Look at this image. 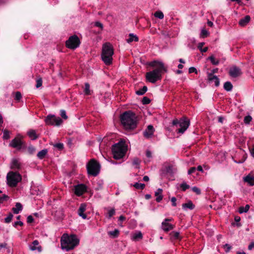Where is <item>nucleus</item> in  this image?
I'll return each instance as SVG.
<instances>
[{"mask_svg":"<svg viewBox=\"0 0 254 254\" xmlns=\"http://www.w3.org/2000/svg\"><path fill=\"white\" fill-rule=\"evenodd\" d=\"M224 247L225 248H226V250H225L226 252L228 253L230 251V250L231 249V247L228 244H225L224 246Z\"/></svg>","mask_w":254,"mask_h":254,"instance_id":"obj_56","label":"nucleus"},{"mask_svg":"<svg viewBox=\"0 0 254 254\" xmlns=\"http://www.w3.org/2000/svg\"><path fill=\"white\" fill-rule=\"evenodd\" d=\"M54 147L58 148L59 150H62L64 148V144L62 143H58L53 144Z\"/></svg>","mask_w":254,"mask_h":254,"instance_id":"obj_43","label":"nucleus"},{"mask_svg":"<svg viewBox=\"0 0 254 254\" xmlns=\"http://www.w3.org/2000/svg\"><path fill=\"white\" fill-rule=\"evenodd\" d=\"M195 205L193 204L191 201L189 200L188 202L182 204V207L184 209H189L192 210L194 208Z\"/></svg>","mask_w":254,"mask_h":254,"instance_id":"obj_23","label":"nucleus"},{"mask_svg":"<svg viewBox=\"0 0 254 254\" xmlns=\"http://www.w3.org/2000/svg\"><path fill=\"white\" fill-rule=\"evenodd\" d=\"M172 219L166 218L162 223V229L165 232H168L173 229L174 226L168 223L169 221H172Z\"/></svg>","mask_w":254,"mask_h":254,"instance_id":"obj_15","label":"nucleus"},{"mask_svg":"<svg viewBox=\"0 0 254 254\" xmlns=\"http://www.w3.org/2000/svg\"><path fill=\"white\" fill-rule=\"evenodd\" d=\"M254 248V242L251 243V244L248 246V249L249 250H252Z\"/></svg>","mask_w":254,"mask_h":254,"instance_id":"obj_62","label":"nucleus"},{"mask_svg":"<svg viewBox=\"0 0 254 254\" xmlns=\"http://www.w3.org/2000/svg\"><path fill=\"white\" fill-rule=\"evenodd\" d=\"M122 124L127 129H133L136 127V116L130 111L124 112L120 116Z\"/></svg>","mask_w":254,"mask_h":254,"instance_id":"obj_3","label":"nucleus"},{"mask_svg":"<svg viewBox=\"0 0 254 254\" xmlns=\"http://www.w3.org/2000/svg\"><path fill=\"white\" fill-rule=\"evenodd\" d=\"M250 152L251 155L254 158V145H253L252 149H250Z\"/></svg>","mask_w":254,"mask_h":254,"instance_id":"obj_64","label":"nucleus"},{"mask_svg":"<svg viewBox=\"0 0 254 254\" xmlns=\"http://www.w3.org/2000/svg\"><path fill=\"white\" fill-rule=\"evenodd\" d=\"M140 161L137 158H135L133 159L132 161V164L135 166L136 168H138Z\"/></svg>","mask_w":254,"mask_h":254,"instance_id":"obj_38","label":"nucleus"},{"mask_svg":"<svg viewBox=\"0 0 254 254\" xmlns=\"http://www.w3.org/2000/svg\"><path fill=\"white\" fill-rule=\"evenodd\" d=\"M207 80L210 83L214 82V85L217 87L219 85V84H220L219 79L218 78V77L217 76H216L215 75L208 74Z\"/></svg>","mask_w":254,"mask_h":254,"instance_id":"obj_18","label":"nucleus"},{"mask_svg":"<svg viewBox=\"0 0 254 254\" xmlns=\"http://www.w3.org/2000/svg\"><path fill=\"white\" fill-rule=\"evenodd\" d=\"M150 65L152 66H158L157 68L151 71L147 72L146 74V77L148 81L152 83H155L158 80L160 79L161 72L163 70L166 71L167 69L164 66L163 63L162 62L154 61L152 62Z\"/></svg>","mask_w":254,"mask_h":254,"instance_id":"obj_1","label":"nucleus"},{"mask_svg":"<svg viewBox=\"0 0 254 254\" xmlns=\"http://www.w3.org/2000/svg\"><path fill=\"white\" fill-rule=\"evenodd\" d=\"M229 73L232 77L235 78L240 76L242 74V71L239 67L234 66L230 68Z\"/></svg>","mask_w":254,"mask_h":254,"instance_id":"obj_13","label":"nucleus"},{"mask_svg":"<svg viewBox=\"0 0 254 254\" xmlns=\"http://www.w3.org/2000/svg\"><path fill=\"white\" fill-rule=\"evenodd\" d=\"M133 186L136 189L142 190L145 188V184L142 183H135Z\"/></svg>","mask_w":254,"mask_h":254,"instance_id":"obj_35","label":"nucleus"},{"mask_svg":"<svg viewBox=\"0 0 254 254\" xmlns=\"http://www.w3.org/2000/svg\"><path fill=\"white\" fill-rule=\"evenodd\" d=\"M42 85V78H40L37 79L36 80V86L37 88H39L41 87Z\"/></svg>","mask_w":254,"mask_h":254,"instance_id":"obj_50","label":"nucleus"},{"mask_svg":"<svg viewBox=\"0 0 254 254\" xmlns=\"http://www.w3.org/2000/svg\"><path fill=\"white\" fill-rule=\"evenodd\" d=\"M13 217V214L10 213L8 216L4 219V222L6 223H8L11 222Z\"/></svg>","mask_w":254,"mask_h":254,"instance_id":"obj_44","label":"nucleus"},{"mask_svg":"<svg viewBox=\"0 0 254 254\" xmlns=\"http://www.w3.org/2000/svg\"><path fill=\"white\" fill-rule=\"evenodd\" d=\"M218 69L217 68H214V69H213L211 72H208L207 73V75L208 74H212V75H214V73H217L218 72Z\"/></svg>","mask_w":254,"mask_h":254,"instance_id":"obj_58","label":"nucleus"},{"mask_svg":"<svg viewBox=\"0 0 254 254\" xmlns=\"http://www.w3.org/2000/svg\"><path fill=\"white\" fill-rule=\"evenodd\" d=\"M243 181L250 186H254V176L251 173L243 177Z\"/></svg>","mask_w":254,"mask_h":254,"instance_id":"obj_17","label":"nucleus"},{"mask_svg":"<svg viewBox=\"0 0 254 254\" xmlns=\"http://www.w3.org/2000/svg\"><path fill=\"white\" fill-rule=\"evenodd\" d=\"M35 151V148L33 146H29L28 148V152L30 154H32Z\"/></svg>","mask_w":254,"mask_h":254,"instance_id":"obj_48","label":"nucleus"},{"mask_svg":"<svg viewBox=\"0 0 254 254\" xmlns=\"http://www.w3.org/2000/svg\"><path fill=\"white\" fill-rule=\"evenodd\" d=\"M209 59L211 61V63L213 65H218L219 63V61L218 60L215 59L213 56H211L209 57Z\"/></svg>","mask_w":254,"mask_h":254,"instance_id":"obj_37","label":"nucleus"},{"mask_svg":"<svg viewBox=\"0 0 254 254\" xmlns=\"http://www.w3.org/2000/svg\"><path fill=\"white\" fill-rule=\"evenodd\" d=\"M127 150V146L125 142L120 141L114 144L112 147V153L114 158L116 159H120L123 158Z\"/></svg>","mask_w":254,"mask_h":254,"instance_id":"obj_5","label":"nucleus"},{"mask_svg":"<svg viewBox=\"0 0 254 254\" xmlns=\"http://www.w3.org/2000/svg\"><path fill=\"white\" fill-rule=\"evenodd\" d=\"M250 209V205L249 204H247L245 207L241 206L239 207V212L240 213H243L244 212H247Z\"/></svg>","mask_w":254,"mask_h":254,"instance_id":"obj_32","label":"nucleus"},{"mask_svg":"<svg viewBox=\"0 0 254 254\" xmlns=\"http://www.w3.org/2000/svg\"><path fill=\"white\" fill-rule=\"evenodd\" d=\"M154 131L155 130L153 127L152 125H149L143 132V135L147 138H150L153 136Z\"/></svg>","mask_w":254,"mask_h":254,"instance_id":"obj_16","label":"nucleus"},{"mask_svg":"<svg viewBox=\"0 0 254 254\" xmlns=\"http://www.w3.org/2000/svg\"><path fill=\"white\" fill-rule=\"evenodd\" d=\"M189 72L190 73H193V72H195V73H197V70L194 67H190L189 69Z\"/></svg>","mask_w":254,"mask_h":254,"instance_id":"obj_53","label":"nucleus"},{"mask_svg":"<svg viewBox=\"0 0 254 254\" xmlns=\"http://www.w3.org/2000/svg\"><path fill=\"white\" fill-rule=\"evenodd\" d=\"M250 19V16L249 15H246L244 18L240 20L239 24L241 26H245L249 22Z\"/></svg>","mask_w":254,"mask_h":254,"instance_id":"obj_21","label":"nucleus"},{"mask_svg":"<svg viewBox=\"0 0 254 254\" xmlns=\"http://www.w3.org/2000/svg\"><path fill=\"white\" fill-rule=\"evenodd\" d=\"M21 180V175L17 172L10 171L7 174V185L11 188L16 187Z\"/></svg>","mask_w":254,"mask_h":254,"instance_id":"obj_6","label":"nucleus"},{"mask_svg":"<svg viewBox=\"0 0 254 254\" xmlns=\"http://www.w3.org/2000/svg\"><path fill=\"white\" fill-rule=\"evenodd\" d=\"M176 198L175 197H173L172 198H171V202H172V205L173 206H177V203H176Z\"/></svg>","mask_w":254,"mask_h":254,"instance_id":"obj_57","label":"nucleus"},{"mask_svg":"<svg viewBox=\"0 0 254 254\" xmlns=\"http://www.w3.org/2000/svg\"><path fill=\"white\" fill-rule=\"evenodd\" d=\"M146 156L150 158L152 157V153L150 150H147L146 152Z\"/></svg>","mask_w":254,"mask_h":254,"instance_id":"obj_59","label":"nucleus"},{"mask_svg":"<svg viewBox=\"0 0 254 254\" xmlns=\"http://www.w3.org/2000/svg\"><path fill=\"white\" fill-rule=\"evenodd\" d=\"M147 90V87L146 86H144L142 88L136 91V93L138 95H143Z\"/></svg>","mask_w":254,"mask_h":254,"instance_id":"obj_34","label":"nucleus"},{"mask_svg":"<svg viewBox=\"0 0 254 254\" xmlns=\"http://www.w3.org/2000/svg\"><path fill=\"white\" fill-rule=\"evenodd\" d=\"M223 87L225 90L230 91L232 89L233 85L230 82L227 81L224 83Z\"/></svg>","mask_w":254,"mask_h":254,"instance_id":"obj_31","label":"nucleus"},{"mask_svg":"<svg viewBox=\"0 0 254 254\" xmlns=\"http://www.w3.org/2000/svg\"><path fill=\"white\" fill-rule=\"evenodd\" d=\"M162 191L161 189H158L155 192V195L156 196V201L158 202H160L163 199Z\"/></svg>","mask_w":254,"mask_h":254,"instance_id":"obj_22","label":"nucleus"},{"mask_svg":"<svg viewBox=\"0 0 254 254\" xmlns=\"http://www.w3.org/2000/svg\"><path fill=\"white\" fill-rule=\"evenodd\" d=\"M95 25L97 27L101 28V29H102L103 27V24L99 22H96L95 23Z\"/></svg>","mask_w":254,"mask_h":254,"instance_id":"obj_61","label":"nucleus"},{"mask_svg":"<svg viewBox=\"0 0 254 254\" xmlns=\"http://www.w3.org/2000/svg\"><path fill=\"white\" fill-rule=\"evenodd\" d=\"M86 191V187L83 184L76 186L74 188V193L77 196L82 195Z\"/></svg>","mask_w":254,"mask_h":254,"instance_id":"obj_14","label":"nucleus"},{"mask_svg":"<svg viewBox=\"0 0 254 254\" xmlns=\"http://www.w3.org/2000/svg\"><path fill=\"white\" fill-rule=\"evenodd\" d=\"M190 125V121L186 118H183L179 121V126L180 128L178 129V132L183 133Z\"/></svg>","mask_w":254,"mask_h":254,"instance_id":"obj_12","label":"nucleus"},{"mask_svg":"<svg viewBox=\"0 0 254 254\" xmlns=\"http://www.w3.org/2000/svg\"><path fill=\"white\" fill-rule=\"evenodd\" d=\"M100 169V164L95 159H91L87 165L88 174L93 176H96L99 174Z\"/></svg>","mask_w":254,"mask_h":254,"instance_id":"obj_7","label":"nucleus"},{"mask_svg":"<svg viewBox=\"0 0 254 254\" xmlns=\"http://www.w3.org/2000/svg\"><path fill=\"white\" fill-rule=\"evenodd\" d=\"M195 167H191L188 171V174L190 175L193 173L196 170Z\"/></svg>","mask_w":254,"mask_h":254,"instance_id":"obj_55","label":"nucleus"},{"mask_svg":"<svg viewBox=\"0 0 254 254\" xmlns=\"http://www.w3.org/2000/svg\"><path fill=\"white\" fill-rule=\"evenodd\" d=\"M176 171V168L174 165L165 163L163 168L161 170L160 175L162 177H164L168 174H173Z\"/></svg>","mask_w":254,"mask_h":254,"instance_id":"obj_10","label":"nucleus"},{"mask_svg":"<svg viewBox=\"0 0 254 254\" xmlns=\"http://www.w3.org/2000/svg\"><path fill=\"white\" fill-rule=\"evenodd\" d=\"M172 124L174 126L179 125V121H178L177 119H175L173 121Z\"/></svg>","mask_w":254,"mask_h":254,"instance_id":"obj_63","label":"nucleus"},{"mask_svg":"<svg viewBox=\"0 0 254 254\" xmlns=\"http://www.w3.org/2000/svg\"><path fill=\"white\" fill-rule=\"evenodd\" d=\"M154 15L155 17L158 18L160 19H162L164 18V14L160 10H158V11H156L154 13Z\"/></svg>","mask_w":254,"mask_h":254,"instance_id":"obj_33","label":"nucleus"},{"mask_svg":"<svg viewBox=\"0 0 254 254\" xmlns=\"http://www.w3.org/2000/svg\"><path fill=\"white\" fill-rule=\"evenodd\" d=\"M138 41V38L137 37V36L132 33L129 34V38L127 39V42L128 43H131L132 41L137 42Z\"/></svg>","mask_w":254,"mask_h":254,"instance_id":"obj_29","label":"nucleus"},{"mask_svg":"<svg viewBox=\"0 0 254 254\" xmlns=\"http://www.w3.org/2000/svg\"><path fill=\"white\" fill-rule=\"evenodd\" d=\"M142 234L141 232H138L133 234L131 236V240L133 241H138L142 239Z\"/></svg>","mask_w":254,"mask_h":254,"instance_id":"obj_27","label":"nucleus"},{"mask_svg":"<svg viewBox=\"0 0 254 254\" xmlns=\"http://www.w3.org/2000/svg\"><path fill=\"white\" fill-rule=\"evenodd\" d=\"M119 230L117 229H115L114 231H109L108 232V235L112 238H117L119 235Z\"/></svg>","mask_w":254,"mask_h":254,"instance_id":"obj_26","label":"nucleus"},{"mask_svg":"<svg viewBox=\"0 0 254 254\" xmlns=\"http://www.w3.org/2000/svg\"><path fill=\"white\" fill-rule=\"evenodd\" d=\"M180 188L182 189V190L184 191H186L187 189L190 188V186L187 184L186 182H183L180 185Z\"/></svg>","mask_w":254,"mask_h":254,"instance_id":"obj_40","label":"nucleus"},{"mask_svg":"<svg viewBox=\"0 0 254 254\" xmlns=\"http://www.w3.org/2000/svg\"><path fill=\"white\" fill-rule=\"evenodd\" d=\"M79 242V239L75 235L70 236L64 234L61 238V244L63 250L69 251L77 246Z\"/></svg>","mask_w":254,"mask_h":254,"instance_id":"obj_2","label":"nucleus"},{"mask_svg":"<svg viewBox=\"0 0 254 254\" xmlns=\"http://www.w3.org/2000/svg\"><path fill=\"white\" fill-rule=\"evenodd\" d=\"M22 206L20 203L17 202L15 204V207L12 208V211L14 214H18L22 210Z\"/></svg>","mask_w":254,"mask_h":254,"instance_id":"obj_28","label":"nucleus"},{"mask_svg":"<svg viewBox=\"0 0 254 254\" xmlns=\"http://www.w3.org/2000/svg\"><path fill=\"white\" fill-rule=\"evenodd\" d=\"M61 116L64 120L67 119V116L65 114V112L64 110L61 111Z\"/></svg>","mask_w":254,"mask_h":254,"instance_id":"obj_52","label":"nucleus"},{"mask_svg":"<svg viewBox=\"0 0 254 254\" xmlns=\"http://www.w3.org/2000/svg\"><path fill=\"white\" fill-rule=\"evenodd\" d=\"M252 120V118L251 116L248 115L246 116L244 119V122L245 124L248 125Z\"/></svg>","mask_w":254,"mask_h":254,"instance_id":"obj_41","label":"nucleus"},{"mask_svg":"<svg viewBox=\"0 0 254 254\" xmlns=\"http://www.w3.org/2000/svg\"><path fill=\"white\" fill-rule=\"evenodd\" d=\"M209 33L205 29H203L201 30L200 32V36L203 38L206 37L208 36Z\"/></svg>","mask_w":254,"mask_h":254,"instance_id":"obj_42","label":"nucleus"},{"mask_svg":"<svg viewBox=\"0 0 254 254\" xmlns=\"http://www.w3.org/2000/svg\"><path fill=\"white\" fill-rule=\"evenodd\" d=\"M142 102L143 104L146 105L149 104L150 102V100L146 96H144L142 100Z\"/></svg>","mask_w":254,"mask_h":254,"instance_id":"obj_47","label":"nucleus"},{"mask_svg":"<svg viewBox=\"0 0 254 254\" xmlns=\"http://www.w3.org/2000/svg\"><path fill=\"white\" fill-rule=\"evenodd\" d=\"M84 92L87 95L91 94L90 90V85L88 83L85 84Z\"/></svg>","mask_w":254,"mask_h":254,"instance_id":"obj_39","label":"nucleus"},{"mask_svg":"<svg viewBox=\"0 0 254 254\" xmlns=\"http://www.w3.org/2000/svg\"><path fill=\"white\" fill-rule=\"evenodd\" d=\"M29 248L32 251L36 250H37L39 252L42 251V247L39 246V241L37 240L32 242V244L29 246Z\"/></svg>","mask_w":254,"mask_h":254,"instance_id":"obj_19","label":"nucleus"},{"mask_svg":"<svg viewBox=\"0 0 254 254\" xmlns=\"http://www.w3.org/2000/svg\"><path fill=\"white\" fill-rule=\"evenodd\" d=\"M34 221V218L31 215H29L27 218V222L28 223H31Z\"/></svg>","mask_w":254,"mask_h":254,"instance_id":"obj_54","label":"nucleus"},{"mask_svg":"<svg viewBox=\"0 0 254 254\" xmlns=\"http://www.w3.org/2000/svg\"><path fill=\"white\" fill-rule=\"evenodd\" d=\"M48 152V150L46 149H43L39 151L37 154V157L40 159H43Z\"/></svg>","mask_w":254,"mask_h":254,"instance_id":"obj_30","label":"nucleus"},{"mask_svg":"<svg viewBox=\"0 0 254 254\" xmlns=\"http://www.w3.org/2000/svg\"><path fill=\"white\" fill-rule=\"evenodd\" d=\"M192 190L193 192H195L197 194H200L201 193L200 190L196 187H193L192 188Z\"/></svg>","mask_w":254,"mask_h":254,"instance_id":"obj_51","label":"nucleus"},{"mask_svg":"<svg viewBox=\"0 0 254 254\" xmlns=\"http://www.w3.org/2000/svg\"><path fill=\"white\" fill-rule=\"evenodd\" d=\"M80 41L76 35L70 37L66 42V46L70 49H75L79 46Z\"/></svg>","mask_w":254,"mask_h":254,"instance_id":"obj_9","label":"nucleus"},{"mask_svg":"<svg viewBox=\"0 0 254 254\" xmlns=\"http://www.w3.org/2000/svg\"><path fill=\"white\" fill-rule=\"evenodd\" d=\"M86 204L85 203H81L78 210V215L81 217L83 219H86L87 217L86 215L84 213V211L86 209Z\"/></svg>","mask_w":254,"mask_h":254,"instance_id":"obj_20","label":"nucleus"},{"mask_svg":"<svg viewBox=\"0 0 254 254\" xmlns=\"http://www.w3.org/2000/svg\"><path fill=\"white\" fill-rule=\"evenodd\" d=\"M113 54V47L110 43H106L103 45L101 59L106 65H109L112 64Z\"/></svg>","mask_w":254,"mask_h":254,"instance_id":"obj_4","label":"nucleus"},{"mask_svg":"<svg viewBox=\"0 0 254 254\" xmlns=\"http://www.w3.org/2000/svg\"><path fill=\"white\" fill-rule=\"evenodd\" d=\"M2 138L4 140L8 139L10 138V132L8 130L4 129L3 130Z\"/></svg>","mask_w":254,"mask_h":254,"instance_id":"obj_36","label":"nucleus"},{"mask_svg":"<svg viewBox=\"0 0 254 254\" xmlns=\"http://www.w3.org/2000/svg\"><path fill=\"white\" fill-rule=\"evenodd\" d=\"M22 145L23 141L21 139V136L18 135L11 141L9 146L14 148L20 149Z\"/></svg>","mask_w":254,"mask_h":254,"instance_id":"obj_11","label":"nucleus"},{"mask_svg":"<svg viewBox=\"0 0 254 254\" xmlns=\"http://www.w3.org/2000/svg\"><path fill=\"white\" fill-rule=\"evenodd\" d=\"M9 197L6 194H3L0 196V204L2 203L3 201L7 200Z\"/></svg>","mask_w":254,"mask_h":254,"instance_id":"obj_45","label":"nucleus"},{"mask_svg":"<svg viewBox=\"0 0 254 254\" xmlns=\"http://www.w3.org/2000/svg\"><path fill=\"white\" fill-rule=\"evenodd\" d=\"M45 123L48 126H60L63 123V120L60 117L54 115H48L45 119Z\"/></svg>","mask_w":254,"mask_h":254,"instance_id":"obj_8","label":"nucleus"},{"mask_svg":"<svg viewBox=\"0 0 254 254\" xmlns=\"http://www.w3.org/2000/svg\"><path fill=\"white\" fill-rule=\"evenodd\" d=\"M29 137L32 140H36L38 137L36 131L34 129H30L27 132Z\"/></svg>","mask_w":254,"mask_h":254,"instance_id":"obj_25","label":"nucleus"},{"mask_svg":"<svg viewBox=\"0 0 254 254\" xmlns=\"http://www.w3.org/2000/svg\"><path fill=\"white\" fill-rule=\"evenodd\" d=\"M115 214V210L114 208H112L110 209L108 211V218H111L113 215H114Z\"/></svg>","mask_w":254,"mask_h":254,"instance_id":"obj_46","label":"nucleus"},{"mask_svg":"<svg viewBox=\"0 0 254 254\" xmlns=\"http://www.w3.org/2000/svg\"><path fill=\"white\" fill-rule=\"evenodd\" d=\"M10 168L12 169H19L20 168V164L18 160L14 159L11 163Z\"/></svg>","mask_w":254,"mask_h":254,"instance_id":"obj_24","label":"nucleus"},{"mask_svg":"<svg viewBox=\"0 0 254 254\" xmlns=\"http://www.w3.org/2000/svg\"><path fill=\"white\" fill-rule=\"evenodd\" d=\"M172 237L175 239L179 238L180 233L178 232H172L171 233Z\"/></svg>","mask_w":254,"mask_h":254,"instance_id":"obj_49","label":"nucleus"},{"mask_svg":"<svg viewBox=\"0 0 254 254\" xmlns=\"http://www.w3.org/2000/svg\"><path fill=\"white\" fill-rule=\"evenodd\" d=\"M18 225H19L20 226H22L23 225V223L21 221H16V222H14V223L13 224V226L16 227Z\"/></svg>","mask_w":254,"mask_h":254,"instance_id":"obj_60","label":"nucleus"}]
</instances>
